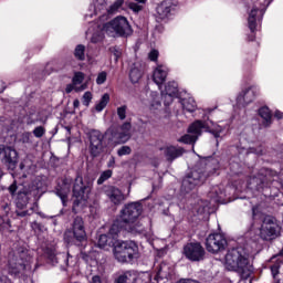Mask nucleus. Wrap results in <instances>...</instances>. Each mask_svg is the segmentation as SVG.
<instances>
[{"label": "nucleus", "instance_id": "obj_1", "mask_svg": "<svg viewBox=\"0 0 283 283\" xmlns=\"http://www.w3.org/2000/svg\"><path fill=\"white\" fill-rule=\"evenodd\" d=\"M36 165L30 159H24L19 171L13 175L14 181L8 187V191L15 202L18 218H28L34 213V208L24 210L29 202H38L43 196V182L35 179Z\"/></svg>", "mask_w": 283, "mask_h": 283}, {"label": "nucleus", "instance_id": "obj_2", "mask_svg": "<svg viewBox=\"0 0 283 283\" xmlns=\"http://www.w3.org/2000/svg\"><path fill=\"white\" fill-rule=\"evenodd\" d=\"M72 258L74 256L70 255V253L56 251V245H46L42 249V255L38 258V263L34 264V256L30 255L25 248H19L9 254L7 271L11 277L25 282L33 271L39 269V264H43V260L51 266L60 264L61 270L65 271V266H70Z\"/></svg>", "mask_w": 283, "mask_h": 283}, {"label": "nucleus", "instance_id": "obj_3", "mask_svg": "<svg viewBox=\"0 0 283 283\" xmlns=\"http://www.w3.org/2000/svg\"><path fill=\"white\" fill-rule=\"evenodd\" d=\"M103 10H105V4L96 1L90 4L88 10L84 15L85 21L88 23L86 36H91V43H101L105 36L103 32H106L108 36H123L124 39L134 34L132 24H129L127 18L123 15H118L101 25V23L96 21V17H98Z\"/></svg>", "mask_w": 283, "mask_h": 283}, {"label": "nucleus", "instance_id": "obj_4", "mask_svg": "<svg viewBox=\"0 0 283 283\" xmlns=\"http://www.w3.org/2000/svg\"><path fill=\"white\" fill-rule=\"evenodd\" d=\"M143 213V203L133 201L126 203L119 212V218L111 227L113 238H127V235H138L147 233V223L140 220Z\"/></svg>", "mask_w": 283, "mask_h": 283}, {"label": "nucleus", "instance_id": "obj_5", "mask_svg": "<svg viewBox=\"0 0 283 283\" xmlns=\"http://www.w3.org/2000/svg\"><path fill=\"white\" fill-rule=\"evenodd\" d=\"M220 114L218 107L205 108L202 111L201 119L195 120L188 127V134L181 136L178 143H184V145H196L198 138L202 136V132L212 134L214 138H220L222 134L229 132V123L220 122L221 124L214 123L211 118H217Z\"/></svg>", "mask_w": 283, "mask_h": 283}, {"label": "nucleus", "instance_id": "obj_6", "mask_svg": "<svg viewBox=\"0 0 283 283\" xmlns=\"http://www.w3.org/2000/svg\"><path fill=\"white\" fill-rule=\"evenodd\" d=\"M245 187L264 196H277V191L283 189V179H280L277 171L262 168L256 176L249 177Z\"/></svg>", "mask_w": 283, "mask_h": 283}, {"label": "nucleus", "instance_id": "obj_7", "mask_svg": "<svg viewBox=\"0 0 283 283\" xmlns=\"http://www.w3.org/2000/svg\"><path fill=\"white\" fill-rule=\"evenodd\" d=\"M224 260L226 269H228V271H235L237 273H241V275H247L253 271V268L249 262V256L242 248L228 250Z\"/></svg>", "mask_w": 283, "mask_h": 283}, {"label": "nucleus", "instance_id": "obj_8", "mask_svg": "<svg viewBox=\"0 0 283 283\" xmlns=\"http://www.w3.org/2000/svg\"><path fill=\"white\" fill-rule=\"evenodd\" d=\"M209 167H211V163H208L205 168L196 167L188 172L182 179V193L189 195L191 191H196V187H200V185H202L211 174H216V168L211 170Z\"/></svg>", "mask_w": 283, "mask_h": 283}, {"label": "nucleus", "instance_id": "obj_9", "mask_svg": "<svg viewBox=\"0 0 283 283\" xmlns=\"http://www.w3.org/2000/svg\"><path fill=\"white\" fill-rule=\"evenodd\" d=\"M92 187H94V182L90 177L83 178L81 175L76 176L73 184V197L76 198L73 201V213H78V211H81V205H83V202H87L90 193H92Z\"/></svg>", "mask_w": 283, "mask_h": 283}, {"label": "nucleus", "instance_id": "obj_10", "mask_svg": "<svg viewBox=\"0 0 283 283\" xmlns=\"http://www.w3.org/2000/svg\"><path fill=\"white\" fill-rule=\"evenodd\" d=\"M117 262L129 263L138 260V244L134 241H117L113 249Z\"/></svg>", "mask_w": 283, "mask_h": 283}, {"label": "nucleus", "instance_id": "obj_11", "mask_svg": "<svg viewBox=\"0 0 283 283\" xmlns=\"http://www.w3.org/2000/svg\"><path fill=\"white\" fill-rule=\"evenodd\" d=\"M282 228L277 223V220L271 216L264 217L261 228H260V238L266 242L275 240L280 237Z\"/></svg>", "mask_w": 283, "mask_h": 283}, {"label": "nucleus", "instance_id": "obj_12", "mask_svg": "<svg viewBox=\"0 0 283 283\" xmlns=\"http://www.w3.org/2000/svg\"><path fill=\"white\" fill-rule=\"evenodd\" d=\"M266 13V7L254 6L249 12L248 17V28L251 34L248 36V41H255V31L258 30V25H261L262 19H264V14Z\"/></svg>", "mask_w": 283, "mask_h": 283}, {"label": "nucleus", "instance_id": "obj_13", "mask_svg": "<svg viewBox=\"0 0 283 283\" xmlns=\"http://www.w3.org/2000/svg\"><path fill=\"white\" fill-rule=\"evenodd\" d=\"M182 254L189 262H202L207 255V251L200 242H189L184 245Z\"/></svg>", "mask_w": 283, "mask_h": 283}, {"label": "nucleus", "instance_id": "obj_14", "mask_svg": "<svg viewBox=\"0 0 283 283\" xmlns=\"http://www.w3.org/2000/svg\"><path fill=\"white\" fill-rule=\"evenodd\" d=\"M0 163L10 171H14L19 165V153L13 147L0 145Z\"/></svg>", "mask_w": 283, "mask_h": 283}, {"label": "nucleus", "instance_id": "obj_15", "mask_svg": "<svg viewBox=\"0 0 283 283\" xmlns=\"http://www.w3.org/2000/svg\"><path fill=\"white\" fill-rule=\"evenodd\" d=\"M227 238L221 233H212L206 239V249L209 253H220L227 249Z\"/></svg>", "mask_w": 283, "mask_h": 283}, {"label": "nucleus", "instance_id": "obj_16", "mask_svg": "<svg viewBox=\"0 0 283 283\" xmlns=\"http://www.w3.org/2000/svg\"><path fill=\"white\" fill-rule=\"evenodd\" d=\"M90 154L92 158H96L103 154V140L105 139V136L101 133V130L93 129L90 133Z\"/></svg>", "mask_w": 283, "mask_h": 283}, {"label": "nucleus", "instance_id": "obj_17", "mask_svg": "<svg viewBox=\"0 0 283 283\" xmlns=\"http://www.w3.org/2000/svg\"><path fill=\"white\" fill-rule=\"evenodd\" d=\"M72 233L75 242L81 245L87 242V232L85 231V221L82 217H75L72 223Z\"/></svg>", "mask_w": 283, "mask_h": 283}, {"label": "nucleus", "instance_id": "obj_18", "mask_svg": "<svg viewBox=\"0 0 283 283\" xmlns=\"http://www.w3.org/2000/svg\"><path fill=\"white\" fill-rule=\"evenodd\" d=\"M159 90H161V98L166 107H169L174 103V98H178V82L176 81L168 82L164 90L163 86Z\"/></svg>", "mask_w": 283, "mask_h": 283}, {"label": "nucleus", "instance_id": "obj_19", "mask_svg": "<svg viewBox=\"0 0 283 283\" xmlns=\"http://www.w3.org/2000/svg\"><path fill=\"white\" fill-rule=\"evenodd\" d=\"M258 92H260V88H258V86H250L243 90L237 96V107H247V105L253 103L255 101V97L258 96Z\"/></svg>", "mask_w": 283, "mask_h": 283}, {"label": "nucleus", "instance_id": "obj_20", "mask_svg": "<svg viewBox=\"0 0 283 283\" xmlns=\"http://www.w3.org/2000/svg\"><path fill=\"white\" fill-rule=\"evenodd\" d=\"M104 193L112 205L115 206L123 205V202L127 200L125 193H123V190L116 188L115 186H104Z\"/></svg>", "mask_w": 283, "mask_h": 283}, {"label": "nucleus", "instance_id": "obj_21", "mask_svg": "<svg viewBox=\"0 0 283 283\" xmlns=\"http://www.w3.org/2000/svg\"><path fill=\"white\" fill-rule=\"evenodd\" d=\"M169 74V67L165 64H158L153 72V81L158 85L159 90L163 86V83L167 81Z\"/></svg>", "mask_w": 283, "mask_h": 283}, {"label": "nucleus", "instance_id": "obj_22", "mask_svg": "<svg viewBox=\"0 0 283 283\" xmlns=\"http://www.w3.org/2000/svg\"><path fill=\"white\" fill-rule=\"evenodd\" d=\"M161 151H164V156L166 157L168 163H174L176 158H180V156L185 154V148L177 146H166L161 148Z\"/></svg>", "mask_w": 283, "mask_h": 283}, {"label": "nucleus", "instance_id": "obj_23", "mask_svg": "<svg viewBox=\"0 0 283 283\" xmlns=\"http://www.w3.org/2000/svg\"><path fill=\"white\" fill-rule=\"evenodd\" d=\"M197 203H193L191 199H188V205L191 206V208H188L192 211V213H196L197 216H202V213H209V201H205L201 199H196Z\"/></svg>", "mask_w": 283, "mask_h": 283}, {"label": "nucleus", "instance_id": "obj_24", "mask_svg": "<svg viewBox=\"0 0 283 283\" xmlns=\"http://www.w3.org/2000/svg\"><path fill=\"white\" fill-rule=\"evenodd\" d=\"M171 10H174V2L171 0L160 2L156 8L159 19H167L171 14Z\"/></svg>", "mask_w": 283, "mask_h": 283}, {"label": "nucleus", "instance_id": "obj_25", "mask_svg": "<svg viewBox=\"0 0 283 283\" xmlns=\"http://www.w3.org/2000/svg\"><path fill=\"white\" fill-rule=\"evenodd\" d=\"M112 228L109 229L107 234H101L97 241V247L99 249H105L106 247H116V240L118 238H114V235L111 234Z\"/></svg>", "mask_w": 283, "mask_h": 283}, {"label": "nucleus", "instance_id": "obj_26", "mask_svg": "<svg viewBox=\"0 0 283 283\" xmlns=\"http://www.w3.org/2000/svg\"><path fill=\"white\" fill-rule=\"evenodd\" d=\"M184 112H188L189 114H193L198 109V104L192 96H187L181 99H178Z\"/></svg>", "mask_w": 283, "mask_h": 283}, {"label": "nucleus", "instance_id": "obj_27", "mask_svg": "<svg viewBox=\"0 0 283 283\" xmlns=\"http://www.w3.org/2000/svg\"><path fill=\"white\" fill-rule=\"evenodd\" d=\"M258 114L263 120V127H271L273 124V114L271 113V108L262 106L258 109Z\"/></svg>", "mask_w": 283, "mask_h": 283}, {"label": "nucleus", "instance_id": "obj_28", "mask_svg": "<svg viewBox=\"0 0 283 283\" xmlns=\"http://www.w3.org/2000/svg\"><path fill=\"white\" fill-rule=\"evenodd\" d=\"M227 197V192H224V189H221L220 186H214L210 191V198L213 202H218L219 205H224L227 200L224 199Z\"/></svg>", "mask_w": 283, "mask_h": 283}, {"label": "nucleus", "instance_id": "obj_29", "mask_svg": "<svg viewBox=\"0 0 283 283\" xmlns=\"http://www.w3.org/2000/svg\"><path fill=\"white\" fill-rule=\"evenodd\" d=\"M136 272L134 270H128L122 272L116 279L114 283H128V282H136Z\"/></svg>", "mask_w": 283, "mask_h": 283}, {"label": "nucleus", "instance_id": "obj_30", "mask_svg": "<svg viewBox=\"0 0 283 283\" xmlns=\"http://www.w3.org/2000/svg\"><path fill=\"white\" fill-rule=\"evenodd\" d=\"M143 78V70L140 69V64H133L129 72V80L132 83H138Z\"/></svg>", "mask_w": 283, "mask_h": 283}, {"label": "nucleus", "instance_id": "obj_31", "mask_svg": "<svg viewBox=\"0 0 283 283\" xmlns=\"http://www.w3.org/2000/svg\"><path fill=\"white\" fill-rule=\"evenodd\" d=\"M56 197L61 199L63 207H67V196L70 195V187L67 185L59 186L55 190Z\"/></svg>", "mask_w": 283, "mask_h": 283}, {"label": "nucleus", "instance_id": "obj_32", "mask_svg": "<svg viewBox=\"0 0 283 283\" xmlns=\"http://www.w3.org/2000/svg\"><path fill=\"white\" fill-rule=\"evenodd\" d=\"M12 211V201L10 199H2L0 201V218H8Z\"/></svg>", "mask_w": 283, "mask_h": 283}, {"label": "nucleus", "instance_id": "obj_33", "mask_svg": "<svg viewBox=\"0 0 283 283\" xmlns=\"http://www.w3.org/2000/svg\"><path fill=\"white\" fill-rule=\"evenodd\" d=\"M132 138V134L124 133L123 130H118L113 135V139L118 145L127 143Z\"/></svg>", "mask_w": 283, "mask_h": 283}, {"label": "nucleus", "instance_id": "obj_34", "mask_svg": "<svg viewBox=\"0 0 283 283\" xmlns=\"http://www.w3.org/2000/svg\"><path fill=\"white\" fill-rule=\"evenodd\" d=\"M282 266V260L277 259L275 261V263H273L270 266L271 273H272V277L274 280V283H280V279L277 277V275H280V269Z\"/></svg>", "mask_w": 283, "mask_h": 283}, {"label": "nucleus", "instance_id": "obj_35", "mask_svg": "<svg viewBox=\"0 0 283 283\" xmlns=\"http://www.w3.org/2000/svg\"><path fill=\"white\" fill-rule=\"evenodd\" d=\"M136 2H129L128 8L132 10L135 14H138V12H142L145 8V3H147V0H135Z\"/></svg>", "mask_w": 283, "mask_h": 283}, {"label": "nucleus", "instance_id": "obj_36", "mask_svg": "<svg viewBox=\"0 0 283 283\" xmlns=\"http://www.w3.org/2000/svg\"><path fill=\"white\" fill-rule=\"evenodd\" d=\"M109 104V93H105L99 102L95 105V111L96 112H103V109H105V107H107V105Z\"/></svg>", "mask_w": 283, "mask_h": 283}, {"label": "nucleus", "instance_id": "obj_37", "mask_svg": "<svg viewBox=\"0 0 283 283\" xmlns=\"http://www.w3.org/2000/svg\"><path fill=\"white\" fill-rule=\"evenodd\" d=\"M109 104V93H105L99 102L95 105V111L96 112H103V109H105V107H107V105Z\"/></svg>", "mask_w": 283, "mask_h": 283}, {"label": "nucleus", "instance_id": "obj_38", "mask_svg": "<svg viewBox=\"0 0 283 283\" xmlns=\"http://www.w3.org/2000/svg\"><path fill=\"white\" fill-rule=\"evenodd\" d=\"M151 99L149 104L150 109H159L161 103H160V95H158V92H151L150 93Z\"/></svg>", "mask_w": 283, "mask_h": 283}, {"label": "nucleus", "instance_id": "obj_39", "mask_svg": "<svg viewBox=\"0 0 283 283\" xmlns=\"http://www.w3.org/2000/svg\"><path fill=\"white\" fill-rule=\"evenodd\" d=\"M74 56L77 61H85V45L77 44L74 50Z\"/></svg>", "mask_w": 283, "mask_h": 283}, {"label": "nucleus", "instance_id": "obj_40", "mask_svg": "<svg viewBox=\"0 0 283 283\" xmlns=\"http://www.w3.org/2000/svg\"><path fill=\"white\" fill-rule=\"evenodd\" d=\"M112 176H114V171L111 169L102 171L97 179V185H103L104 182H107V180H109Z\"/></svg>", "mask_w": 283, "mask_h": 283}, {"label": "nucleus", "instance_id": "obj_41", "mask_svg": "<svg viewBox=\"0 0 283 283\" xmlns=\"http://www.w3.org/2000/svg\"><path fill=\"white\" fill-rule=\"evenodd\" d=\"M125 0H116L113 4H111L107 9L108 14H116L120 8H123Z\"/></svg>", "mask_w": 283, "mask_h": 283}, {"label": "nucleus", "instance_id": "obj_42", "mask_svg": "<svg viewBox=\"0 0 283 283\" xmlns=\"http://www.w3.org/2000/svg\"><path fill=\"white\" fill-rule=\"evenodd\" d=\"M20 143H23V145H32V133L24 132L20 136Z\"/></svg>", "mask_w": 283, "mask_h": 283}, {"label": "nucleus", "instance_id": "obj_43", "mask_svg": "<svg viewBox=\"0 0 283 283\" xmlns=\"http://www.w3.org/2000/svg\"><path fill=\"white\" fill-rule=\"evenodd\" d=\"M85 81V74L83 72H75L72 78L73 85H81Z\"/></svg>", "mask_w": 283, "mask_h": 283}, {"label": "nucleus", "instance_id": "obj_44", "mask_svg": "<svg viewBox=\"0 0 283 283\" xmlns=\"http://www.w3.org/2000/svg\"><path fill=\"white\" fill-rule=\"evenodd\" d=\"M31 229L34 231V233H43V231H45V226H43V223L33 221L31 222Z\"/></svg>", "mask_w": 283, "mask_h": 283}, {"label": "nucleus", "instance_id": "obj_45", "mask_svg": "<svg viewBox=\"0 0 283 283\" xmlns=\"http://www.w3.org/2000/svg\"><path fill=\"white\" fill-rule=\"evenodd\" d=\"M92 98H93L92 92L87 91L83 94L82 103L84 107H90V103H92Z\"/></svg>", "mask_w": 283, "mask_h": 283}, {"label": "nucleus", "instance_id": "obj_46", "mask_svg": "<svg viewBox=\"0 0 283 283\" xmlns=\"http://www.w3.org/2000/svg\"><path fill=\"white\" fill-rule=\"evenodd\" d=\"M117 116L119 120H125V118H127V105L117 107Z\"/></svg>", "mask_w": 283, "mask_h": 283}, {"label": "nucleus", "instance_id": "obj_47", "mask_svg": "<svg viewBox=\"0 0 283 283\" xmlns=\"http://www.w3.org/2000/svg\"><path fill=\"white\" fill-rule=\"evenodd\" d=\"M33 136L35 138H43L45 136V128L43 126H38L33 129Z\"/></svg>", "mask_w": 283, "mask_h": 283}, {"label": "nucleus", "instance_id": "obj_48", "mask_svg": "<svg viewBox=\"0 0 283 283\" xmlns=\"http://www.w3.org/2000/svg\"><path fill=\"white\" fill-rule=\"evenodd\" d=\"M107 81V72L102 71L97 74L96 83L97 85H103Z\"/></svg>", "mask_w": 283, "mask_h": 283}, {"label": "nucleus", "instance_id": "obj_49", "mask_svg": "<svg viewBox=\"0 0 283 283\" xmlns=\"http://www.w3.org/2000/svg\"><path fill=\"white\" fill-rule=\"evenodd\" d=\"M129 154H132V148L129 146H122L118 150H117V155L119 157L123 156H129Z\"/></svg>", "mask_w": 283, "mask_h": 283}, {"label": "nucleus", "instance_id": "obj_50", "mask_svg": "<svg viewBox=\"0 0 283 283\" xmlns=\"http://www.w3.org/2000/svg\"><path fill=\"white\" fill-rule=\"evenodd\" d=\"M119 132H123L124 134H132V123L126 122L120 125Z\"/></svg>", "mask_w": 283, "mask_h": 283}, {"label": "nucleus", "instance_id": "obj_51", "mask_svg": "<svg viewBox=\"0 0 283 283\" xmlns=\"http://www.w3.org/2000/svg\"><path fill=\"white\" fill-rule=\"evenodd\" d=\"M158 56H160V53L158 52V50L153 49L149 53H148V59L149 61H153L154 63H156V61H158Z\"/></svg>", "mask_w": 283, "mask_h": 283}, {"label": "nucleus", "instance_id": "obj_52", "mask_svg": "<svg viewBox=\"0 0 283 283\" xmlns=\"http://www.w3.org/2000/svg\"><path fill=\"white\" fill-rule=\"evenodd\" d=\"M39 120H41L39 118V115L31 114V115H29V117L27 119V125H34V124L39 123Z\"/></svg>", "mask_w": 283, "mask_h": 283}, {"label": "nucleus", "instance_id": "obj_53", "mask_svg": "<svg viewBox=\"0 0 283 283\" xmlns=\"http://www.w3.org/2000/svg\"><path fill=\"white\" fill-rule=\"evenodd\" d=\"M111 52H112V54H113V56H114V60H115V62L116 63H118V59L120 57V55L123 54L122 52H120V49H118V48H113L112 50H111Z\"/></svg>", "mask_w": 283, "mask_h": 283}, {"label": "nucleus", "instance_id": "obj_54", "mask_svg": "<svg viewBox=\"0 0 283 283\" xmlns=\"http://www.w3.org/2000/svg\"><path fill=\"white\" fill-rule=\"evenodd\" d=\"M91 283H103V279L99 275H93Z\"/></svg>", "mask_w": 283, "mask_h": 283}, {"label": "nucleus", "instance_id": "obj_55", "mask_svg": "<svg viewBox=\"0 0 283 283\" xmlns=\"http://www.w3.org/2000/svg\"><path fill=\"white\" fill-rule=\"evenodd\" d=\"M115 165H116V158L114 156H111V158L108 159V163H107V167L112 168Z\"/></svg>", "mask_w": 283, "mask_h": 283}, {"label": "nucleus", "instance_id": "obj_56", "mask_svg": "<svg viewBox=\"0 0 283 283\" xmlns=\"http://www.w3.org/2000/svg\"><path fill=\"white\" fill-rule=\"evenodd\" d=\"M66 94H72L74 92V84H67L65 87Z\"/></svg>", "mask_w": 283, "mask_h": 283}, {"label": "nucleus", "instance_id": "obj_57", "mask_svg": "<svg viewBox=\"0 0 283 283\" xmlns=\"http://www.w3.org/2000/svg\"><path fill=\"white\" fill-rule=\"evenodd\" d=\"M80 258L84 260V262H90V255L86 254L85 252L80 253Z\"/></svg>", "mask_w": 283, "mask_h": 283}, {"label": "nucleus", "instance_id": "obj_58", "mask_svg": "<svg viewBox=\"0 0 283 283\" xmlns=\"http://www.w3.org/2000/svg\"><path fill=\"white\" fill-rule=\"evenodd\" d=\"M0 283H12V281L7 275H2L0 276Z\"/></svg>", "mask_w": 283, "mask_h": 283}, {"label": "nucleus", "instance_id": "obj_59", "mask_svg": "<svg viewBox=\"0 0 283 283\" xmlns=\"http://www.w3.org/2000/svg\"><path fill=\"white\" fill-rule=\"evenodd\" d=\"M73 107H74V109H78V107H81V101L74 99L73 101Z\"/></svg>", "mask_w": 283, "mask_h": 283}, {"label": "nucleus", "instance_id": "obj_60", "mask_svg": "<svg viewBox=\"0 0 283 283\" xmlns=\"http://www.w3.org/2000/svg\"><path fill=\"white\" fill-rule=\"evenodd\" d=\"M274 116H275V118H277V119L280 120V119L283 118V113L280 112V111H276V112L274 113Z\"/></svg>", "mask_w": 283, "mask_h": 283}, {"label": "nucleus", "instance_id": "obj_61", "mask_svg": "<svg viewBox=\"0 0 283 283\" xmlns=\"http://www.w3.org/2000/svg\"><path fill=\"white\" fill-rule=\"evenodd\" d=\"M235 149L239 154H244V151H247V148L241 146H237Z\"/></svg>", "mask_w": 283, "mask_h": 283}, {"label": "nucleus", "instance_id": "obj_62", "mask_svg": "<svg viewBox=\"0 0 283 283\" xmlns=\"http://www.w3.org/2000/svg\"><path fill=\"white\" fill-rule=\"evenodd\" d=\"M38 216H40V218H42V219L50 218V217L45 216V213H43V212H38Z\"/></svg>", "mask_w": 283, "mask_h": 283}, {"label": "nucleus", "instance_id": "obj_63", "mask_svg": "<svg viewBox=\"0 0 283 283\" xmlns=\"http://www.w3.org/2000/svg\"><path fill=\"white\" fill-rule=\"evenodd\" d=\"M165 271V265H160V268H159V275H163V272Z\"/></svg>", "mask_w": 283, "mask_h": 283}, {"label": "nucleus", "instance_id": "obj_64", "mask_svg": "<svg viewBox=\"0 0 283 283\" xmlns=\"http://www.w3.org/2000/svg\"><path fill=\"white\" fill-rule=\"evenodd\" d=\"M51 220H53L52 222H53V224H54V227H56V220L54 219V218H56V216H54V217H49Z\"/></svg>", "mask_w": 283, "mask_h": 283}]
</instances>
